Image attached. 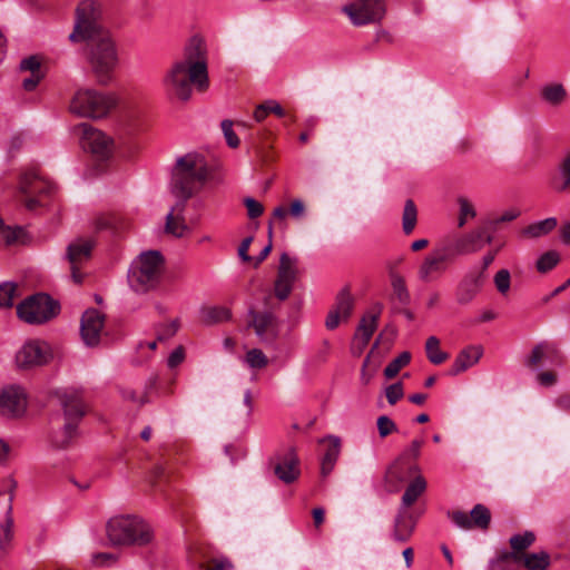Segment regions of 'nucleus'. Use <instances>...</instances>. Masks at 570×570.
Instances as JSON below:
<instances>
[{"label": "nucleus", "instance_id": "1", "mask_svg": "<svg viewBox=\"0 0 570 570\" xmlns=\"http://www.w3.org/2000/svg\"><path fill=\"white\" fill-rule=\"evenodd\" d=\"M209 176L206 159L198 154H187L177 159L173 171V191L181 199L166 216L165 230L175 237H183L187 230L184 212L186 200L198 193Z\"/></svg>", "mask_w": 570, "mask_h": 570}, {"label": "nucleus", "instance_id": "2", "mask_svg": "<svg viewBox=\"0 0 570 570\" xmlns=\"http://www.w3.org/2000/svg\"><path fill=\"white\" fill-rule=\"evenodd\" d=\"M107 535L114 546L145 547L151 543V527L137 515H119L107 523Z\"/></svg>", "mask_w": 570, "mask_h": 570}, {"label": "nucleus", "instance_id": "3", "mask_svg": "<svg viewBox=\"0 0 570 570\" xmlns=\"http://www.w3.org/2000/svg\"><path fill=\"white\" fill-rule=\"evenodd\" d=\"M52 396L58 401L63 413V429L60 436H56L58 448L67 446L77 435L78 425L86 414V404L82 391L76 387L56 390Z\"/></svg>", "mask_w": 570, "mask_h": 570}, {"label": "nucleus", "instance_id": "4", "mask_svg": "<svg viewBox=\"0 0 570 570\" xmlns=\"http://www.w3.org/2000/svg\"><path fill=\"white\" fill-rule=\"evenodd\" d=\"M118 104L112 92H104L94 88H80L70 99L69 110L79 117L105 118Z\"/></svg>", "mask_w": 570, "mask_h": 570}, {"label": "nucleus", "instance_id": "5", "mask_svg": "<svg viewBox=\"0 0 570 570\" xmlns=\"http://www.w3.org/2000/svg\"><path fill=\"white\" fill-rule=\"evenodd\" d=\"M88 48L90 66L100 83H108L118 66V53L110 33L83 41Z\"/></svg>", "mask_w": 570, "mask_h": 570}, {"label": "nucleus", "instance_id": "6", "mask_svg": "<svg viewBox=\"0 0 570 570\" xmlns=\"http://www.w3.org/2000/svg\"><path fill=\"white\" fill-rule=\"evenodd\" d=\"M164 271V258L157 250L142 253L128 274L130 287L137 293L155 288Z\"/></svg>", "mask_w": 570, "mask_h": 570}, {"label": "nucleus", "instance_id": "7", "mask_svg": "<svg viewBox=\"0 0 570 570\" xmlns=\"http://www.w3.org/2000/svg\"><path fill=\"white\" fill-rule=\"evenodd\" d=\"M191 69L185 62H174L163 77V87L165 92L181 101H187L191 97L193 86L199 91H206L209 86V79L203 83V80L194 78Z\"/></svg>", "mask_w": 570, "mask_h": 570}, {"label": "nucleus", "instance_id": "8", "mask_svg": "<svg viewBox=\"0 0 570 570\" xmlns=\"http://www.w3.org/2000/svg\"><path fill=\"white\" fill-rule=\"evenodd\" d=\"M101 6L95 0H83L76 9L75 26L69 35L72 43L95 40V38L108 33L101 23Z\"/></svg>", "mask_w": 570, "mask_h": 570}, {"label": "nucleus", "instance_id": "9", "mask_svg": "<svg viewBox=\"0 0 570 570\" xmlns=\"http://www.w3.org/2000/svg\"><path fill=\"white\" fill-rule=\"evenodd\" d=\"M59 305L47 294H35L17 305L18 317L28 324H42L57 315Z\"/></svg>", "mask_w": 570, "mask_h": 570}, {"label": "nucleus", "instance_id": "10", "mask_svg": "<svg viewBox=\"0 0 570 570\" xmlns=\"http://www.w3.org/2000/svg\"><path fill=\"white\" fill-rule=\"evenodd\" d=\"M354 24L362 26L380 21L385 14L383 0H353L343 8Z\"/></svg>", "mask_w": 570, "mask_h": 570}, {"label": "nucleus", "instance_id": "11", "mask_svg": "<svg viewBox=\"0 0 570 570\" xmlns=\"http://www.w3.org/2000/svg\"><path fill=\"white\" fill-rule=\"evenodd\" d=\"M94 247L95 240L90 237L76 238L67 247L66 258L70 265L72 281L77 284L83 279L80 268L89 262Z\"/></svg>", "mask_w": 570, "mask_h": 570}, {"label": "nucleus", "instance_id": "12", "mask_svg": "<svg viewBox=\"0 0 570 570\" xmlns=\"http://www.w3.org/2000/svg\"><path fill=\"white\" fill-rule=\"evenodd\" d=\"M178 62H185L193 71L194 78L203 80L208 78L207 49L205 41L199 37H193L184 50V56Z\"/></svg>", "mask_w": 570, "mask_h": 570}, {"label": "nucleus", "instance_id": "13", "mask_svg": "<svg viewBox=\"0 0 570 570\" xmlns=\"http://www.w3.org/2000/svg\"><path fill=\"white\" fill-rule=\"evenodd\" d=\"M77 129L80 131V144L85 150L99 158L110 156L114 141L109 136L88 124H81Z\"/></svg>", "mask_w": 570, "mask_h": 570}, {"label": "nucleus", "instance_id": "14", "mask_svg": "<svg viewBox=\"0 0 570 570\" xmlns=\"http://www.w3.org/2000/svg\"><path fill=\"white\" fill-rule=\"evenodd\" d=\"M297 273V258L283 253L279 258L277 277L274 285L275 296L278 299L284 301L289 296Z\"/></svg>", "mask_w": 570, "mask_h": 570}, {"label": "nucleus", "instance_id": "15", "mask_svg": "<svg viewBox=\"0 0 570 570\" xmlns=\"http://www.w3.org/2000/svg\"><path fill=\"white\" fill-rule=\"evenodd\" d=\"M27 410V394L18 385H8L0 391V415L17 419Z\"/></svg>", "mask_w": 570, "mask_h": 570}, {"label": "nucleus", "instance_id": "16", "mask_svg": "<svg viewBox=\"0 0 570 570\" xmlns=\"http://www.w3.org/2000/svg\"><path fill=\"white\" fill-rule=\"evenodd\" d=\"M449 519L459 528L470 530L479 528L485 530L490 525L491 512L483 504H475L470 512V515L463 511L448 512Z\"/></svg>", "mask_w": 570, "mask_h": 570}, {"label": "nucleus", "instance_id": "17", "mask_svg": "<svg viewBox=\"0 0 570 570\" xmlns=\"http://www.w3.org/2000/svg\"><path fill=\"white\" fill-rule=\"evenodd\" d=\"M105 326V315L95 308L87 309L81 317L80 334L87 346H96Z\"/></svg>", "mask_w": 570, "mask_h": 570}, {"label": "nucleus", "instance_id": "18", "mask_svg": "<svg viewBox=\"0 0 570 570\" xmlns=\"http://www.w3.org/2000/svg\"><path fill=\"white\" fill-rule=\"evenodd\" d=\"M450 264L434 248L423 258L417 268V278L422 283H431L439 279Z\"/></svg>", "mask_w": 570, "mask_h": 570}, {"label": "nucleus", "instance_id": "19", "mask_svg": "<svg viewBox=\"0 0 570 570\" xmlns=\"http://www.w3.org/2000/svg\"><path fill=\"white\" fill-rule=\"evenodd\" d=\"M55 184L45 179L36 168L23 171L20 176L19 189L24 195L47 196L55 190Z\"/></svg>", "mask_w": 570, "mask_h": 570}, {"label": "nucleus", "instance_id": "20", "mask_svg": "<svg viewBox=\"0 0 570 570\" xmlns=\"http://www.w3.org/2000/svg\"><path fill=\"white\" fill-rule=\"evenodd\" d=\"M249 326L264 343H272L278 335L276 318L271 313L249 312Z\"/></svg>", "mask_w": 570, "mask_h": 570}, {"label": "nucleus", "instance_id": "21", "mask_svg": "<svg viewBox=\"0 0 570 570\" xmlns=\"http://www.w3.org/2000/svg\"><path fill=\"white\" fill-rule=\"evenodd\" d=\"M48 362L46 346L39 342L26 343L16 355V363L20 368L40 366Z\"/></svg>", "mask_w": 570, "mask_h": 570}, {"label": "nucleus", "instance_id": "22", "mask_svg": "<svg viewBox=\"0 0 570 570\" xmlns=\"http://www.w3.org/2000/svg\"><path fill=\"white\" fill-rule=\"evenodd\" d=\"M380 314L381 308L377 307L362 317L353 338V348H357L358 354L363 352L373 333L376 331Z\"/></svg>", "mask_w": 570, "mask_h": 570}, {"label": "nucleus", "instance_id": "23", "mask_svg": "<svg viewBox=\"0 0 570 570\" xmlns=\"http://www.w3.org/2000/svg\"><path fill=\"white\" fill-rule=\"evenodd\" d=\"M416 521L417 518L410 510L399 509L393 523L392 539L400 543L409 541L415 530Z\"/></svg>", "mask_w": 570, "mask_h": 570}, {"label": "nucleus", "instance_id": "24", "mask_svg": "<svg viewBox=\"0 0 570 570\" xmlns=\"http://www.w3.org/2000/svg\"><path fill=\"white\" fill-rule=\"evenodd\" d=\"M443 258L451 264L458 256L466 255V248L462 234L452 233L442 237L434 246Z\"/></svg>", "mask_w": 570, "mask_h": 570}, {"label": "nucleus", "instance_id": "25", "mask_svg": "<svg viewBox=\"0 0 570 570\" xmlns=\"http://www.w3.org/2000/svg\"><path fill=\"white\" fill-rule=\"evenodd\" d=\"M299 461L295 449L289 448L274 466L275 475L285 483L294 482L299 475Z\"/></svg>", "mask_w": 570, "mask_h": 570}, {"label": "nucleus", "instance_id": "26", "mask_svg": "<svg viewBox=\"0 0 570 570\" xmlns=\"http://www.w3.org/2000/svg\"><path fill=\"white\" fill-rule=\"evenodd\" d=\"M353 309V298L348 292L342 291L337 298L333 309L327 314L325 325L328 330H335L341 321H345L350 317Z\"/></svg>", "mask_w": 570, "mask_h": 570}, {"label": "nucleus", "instance_id": "27", "mask_svg": "<svg viewBox=\"0 0 570 570\" xmlns=\"http://www.w3.org/2000/svg\"><path fill=\"white\" fill-rule=\"evenodd\" d=\"M483 271L468 274L459 284L456 289V301L460 304L470 303L480 292L483 285Z\"/></svg>", "mask_w": 570, "mask_h": 570}, {"label": "nucleus", "instance_id": "28", "mask_svg": "<svg viewBox=\"0 0 570 570\" xmlns=\"http://www.w3.org/2000/svg\"><path fill=\"white\" fill-rule=\"evenodd\" d=\"M423 444H424V441L422 439H415L411 442V444L409 445V448L406 450H404L402 455L393 464H391L390 468L387 469L386 474H385V479L387 482L401 483L404 481V476H403L402 469H401L402 461L404 459L416 460L421 454V449H422Z\"/></svg>", "mask_w": 570, "mask_h": 570}, {"label": "nucleus", "instance_id": "29", "mask_svg": "<svg viewBox=\"0 0 570 570\" xmlns=\"http://www.w3.org/2000/svg\"><path fill=\"white\" fill-rule=\"evenodd\" d=\"M482 354L483 350L478 345H471L463 348L455 357L451 366L450 374L458 375L459 373L466 371L479 362Z\"/></svg>", "mask_w": 570, "mask_h": 570}, {"label": "nucleus", "instance_id": "30", "mask_svg": "<svg viewBox=\"0 0 570 570\" xmlns=\"http://www.w3.org/2000/svg\"><path fill=\"white\" fill-rule=\"evenodd\" d=\"M326 445L325 452L322 458L321 473L327 476L334 469L336 461L341 453V440L337 436L330 435L322 440Z\"/></svg>", "mask_w": 570, "mask_h": 570}, {"label": "nucleus", "instance_id": "31", "mask_svg": "<svg viewBox=\"0 0 570 570\" xmlns=\"http://www.w3.org/2000/svg\"><path fill=\"white\" fill-rule=\"evenodd\" d=\"M426 481L417 474L406 487L399 509L410 510V508L416 502V500L425 492Z\"/></svg>", "mask_w": 570, "mask_h": 570}, {"label": "nucleus", "instance_id": "32", "mask_svg": "<svg viewBox=\"0 0 570 570\" xmlns=\"http://www.w3.org/2000/svg\"><path fill=\"white\" fill-rule=\"evenodd\" d=\"M462 236L468 254L481 250L485 244H491L493 240V236L488 234L487 226L462 234Z\"/></svg>", "mask_w": 570, "mask_h": 570}, {"label": "nucleus", "instance_id": "33", "mask_svg": "<svg viewBox=\"0 0 570 570\" xmlns=\"http://www.w3.org/2000/svg\"><path fill=\"white\" fill-rule=\"evenodd\" d=\"M232 318V312L225 306H206L200 309V322L205 325H215Z\"/></svg>", "mask_w": 570, "mask_h": 570}, {"label": "nucleus", "instance_id": "34", "mask_svg": "<svg viewBox=\"0 0 570 570\" xmlns=\"http://www.w3.org/2000/svg\"><path fill=\"white\" fill-rule=\"evenodd\" d=\"M554 188L559 193L570 191V150L558 164V178L554 181Z\"/></svg>", "mask_w": 570, "mask_h": 570}, {"label": "nucleus", "instance_id": "35", "mask_svg": "<svg viewBox=\"0 0 570 570\" xmlns=\"http://www.w3.org/2000/svg\"><path fill=\"white\" fill-rule=\"evenodd\" d=\"M519 561L528 570H546L550 566V556L546 551L524 553Z\"/></svg>", "mask_w": 570, "mask_h": 570}, {"label": "nucleus", "instance_id": "36", "mask_svg": "<svg viewBox=\"0 0 570 570\" xmlns=\"http://www.w3.org/2000/svg\"><path fill=\"white\" fill-rule=\"evenodd\" d=\"M390 278L393 298L403 306L407 305L411 301V296L407 291L404 277L396 272H391Z\"/></svg>", "mask_w": 570, "mask_h": 570}, {"label": "nucleus", "instance_id": "37", "mask_svg": "<svg viewBox=\"0 0 570 570\" xmlns=\"http://www.w3.org/2000/svg\"><path fill=\"white\" fill-rule=\"evenodd\" d=\"M557 224L558 223L554 217H549L529 225L523 229L522 233L524 236L538 238L552 232L557 227Z\"/></svg>", "mask_w": 570, "mask_h": 570}, {"label": "nucleus", "instance_id": "38", "mask_svg": "<svg viewBox=\"0 0 570 570\" xmlns=\"http://www.w3.org/2000/svg\"><path fill=\"white\" fill-rule=\"evenodd\" d=\"M535 535L531 531H525L522 534L512 535L509 540L512 551L509 553H515L518 557L523 556L525 550L533 544Z\"/></svg>", "mask_w": 570, "mask_h": 570}, {"label": "nucleus", "instance_id": "39", "mask_svg": "<svg viewBox=\"0 0 570 570\" xmlns=\"http://www.w3.org/2000/svg\"><path fill=\"white\" fill-rule=\"evenodd\" d=\"M519 564V557L515 553L504 551L490 561V570H518Z\"/></svg>", "mask_w": 570, "mask_h": 570}, {"label": "nucleus", "instance_id": "40", "mask_svg": "<svg viewBox=\"0 0 570 570\" xmlns=\"http://www.w3.org/2000/svg\"><path fill=\"white\" fill-rule=\"evenodd\" d=\"M425 352L429 361L435 365L442 364L449 357L448 353L441 351L440 340L436 336H430L426 340Z\"/></svg>", "mask_w": 570, "mask_h": 570}, {"label": "nucleus", "instance_id": "41", "mask_svg": "<svg viewBox=\"0 0 570 570\" xmlns=\"http://www.w3.org/2000/svg\"><path fill=\"white\" fill-rule=\"evenodd\" d=\"M417 222V209L412 199H407L402 215V228L405 235L412 234Z\"/></svg>", "mask_w": 570, "mask_h": 570}, {"label": "nucleus", "instance_id": "42", "mask_svg": "<svg viewBox=\"0 0 570 570\" xmlns=\"http://www.w3.org/2000/svg\"><path fill=\"white\" fill-rule=\"evenodd\" d=\"M11 510L12 508L10 505L7 511L6 520L0 528V550L4 553L10 549L13 539V519L11 517Z\"/></svg>", "mask_w": 570, "mask_h": 570}, {"label": "nucleus", "instance_id": "43", "mask_svg": "<svg viewBox=\"0 0 570 570\" xmlns=\"http://www.w3.org/2000/svg\"><path fill=\"white\" fill-rule=\"evenodd\" d=\"M541 96L547 102L558 106L564 101L567 91L561 83H553L544 86L541 90Z\"/></svg>", "mask_w": 570, "mask_h": 570}, {"label": "nucleus", "instance_id": "44", "mask_svg": "<svg viewBox=\"0 0 570 570\" xmlns=\"http://www.w3.org/2000/svg\"><path fill=\"white\" fill-rule=\"evenodd\" d=\"M459 205V217H458V227L462 228L465 226L469 219H473L476 216V210L473 204L463 196L458 198Z\"/></svg>", "mask_w": 570, "mask_h": 570}, {"label": "nucleus", "instance_id": "45", "mask_svg": "<svg viewBox=\"0 0 570 570\" xmlns=\"http://www.w3.org/2000/svg\"><path fill=\"white\" fill-rule=\"evenodd\" d=\"M18 286L13 282H3L0 284V309L11 308L17 297Z\"/></svg>", "mask_w": 570, "mask_h": 570}, {"label": "nucleus", "instance_id": "46", "mask_svg": "<svg viewBox=\"0 0 570 570\" xmlns=\"http://www.w3.org/2000/svg\"><path fill=\"white\" fill-rule=\"evenodd\" d=\"M411 361V354L409 352L401 353L397 357L392 360L384 368V375L391 380L395 377L402 367L406 366Z\"/></svg>", "mask_w": 570, "mask_h": 570}, {"label": "nucleus", "instance_id": "47", "mask_svg": "<svg viewBox=\"0 0 570 570\" xmlns=\"http://www.w3.org/2000/svg\"><path fill=\"white\" fill-rule=\"evenodd\" d=\"M245 362L250 368L261 370L267 366L268 358L259 348H252L245 355Z\"/></svg>", "mask_w": 570, "mask_h": 570}, {"label": "nucleus", "instance_id": "48", "mask_svg": "<svg viewBox=\"0 0 570 570\" xmlns=\"http://www.w3.org/2000/svg\"><path fill=\"white\" fill-rule=\"evenodd\" d=\"M288 214V209L283 205L274 208L267 226L268 238H272L273 236L274 224H278L282 228H286V217Z\"/></svg>", "mask_w": 570, "mask_h": 570}, {"label": "nucleus", "instance_id": "49", "mask_svg": "<svg viewBox=\"0 0 570 570\" xmlns=\"http://www.w3.org/2000/svg\"><path fill=\"white\" fill-rule=\"evenodd\" d=\"M95 227L97 230H102L107 228L119 230L122 228L120 224V218L114 214L98 216L95 220Z\"/></svg>", "mask_w": 570, "mask_h": 570}, {"label": "nucleus", "instance_id": "50", "mask_svg": "<svg viewBox=\"0 0 570 570\" xmlns=\"http://www.w3.org/2000/svg\"><path fill=\"white\" fill-rule=\"evenodd\" d=\"M560 256L557 252L550 250L540 256L537 262V269L540 273L551 271L559 263Z\"/></svg>", "mask_w": 570, "mask_h": 570}, {"label": "nucleus", "instance_id": "51", "mask_svg": "<svg viewBox=\"0 0 570 570\" xmlns=\"http://www.w3.org/2000/svg\"><path fill=\"white\" fill-rule=\"evenodd\" d=\"M24 230L21 227L4 226L1 232V237L6 245H14L22 240Z\"/></svg>", "mask_w": 570, "mask_h": 570}, {"label": "nucleus", "instance_id": "52", "mask_svg": "<svg viewBox=\"0 0 570 570\" xmlns=\"http://www.w3.org/2000/svg\"><path fill=\"white\" fill-rule=\"evenodd\" d=\"M179 328V321L174 320L169 323L160 324L157 327V341L163 342L171 338Z\"/></svg>", "mask_w": 570, "mask_h": 570}, {"label": "nucleus", "instance_id": "53", "mask_svg": "<svg viewBox=\"0 0 570 570\" xmlns=\"http://www.w3.org/2000/svg\"><path fill=\"white\" fill-rule=\"evenodd\" d=\"M548 351V344L547 343H539L537 344L532 351L530 356L528 357L525 364L529 367H537L541 361L544 358L546 353Z\"/></svg>", "mask_w": 570, "mask_h": 570}, {"label": "nucleus", "instance_id": "54", "mask_svg": "<svg viewBox=\"0 0 570 570\" xmlns=\"http://www.w3.org/2000/svg\"><path fill=\"white\" fill-rule=\"evenodd\" d=\"M234 122L229 119H225L222 121L220 127L226 139L227 145L230 148H237L239 146V138L233 129Z\"/></svg>", "mask_w": 570, "mask_h": 570}, {"label": "nucleus", "instance_id": "55", "mask_svg": "<svg viewBox=\"0 0 570 570\" xmlns=\"http://www.w3.org/2000/svg\"><path fill=\"white\" fill-rule=\"evenodd\" d=\"M519 215H520V210L512 208V209L504 212L502 215H500L498 217H493V218L489 219L487 222V225L490 228L495 229L499 224L512 222L515 218H518Z\"/></svg>", "mask_w": 570, "mask_h": 570}, {"label": "nucleus", "instance_id": "56", "mask_svg": "<svg viewBox=\"0 0 570 570\" xmlns=\"http://www.w3.org/2000/svg\"><path fill=\"white\" fill-rule=\"evenodd\" d=\"M376 424L381 438H386L397 431L396 424L386 415L379 416Z\"/></svg>", "mask_w": 570, "mask_h": 570}, {"label": "nucleus", "instance_id": "57", "mask_svg": "<svg viewBox=\"0 0 570 570\" xmlns=\"http://www.w3.org/2000/svg\"><path fill=\"white\" fill-rule=\"evenodd\" d=\"M511 276L508 269H500L494 276V284L501 294L508 293L510 289Z\"/></svg>", "mask_w": 570, "mask_h": 570}, {"label": "nucleus", "instance_id": "58", "mask_svg": "<svg viewBox=\"0 0 570 570\" xmlns=\"http://www.w3.org/2000/svg\"><path fill=\"white\" fill-rule=\"evenodd\" d=\"M404 395L403 384L401 382L389 385L385 389V396L391 405H394Z\"/></svg>", "mask_w": 570, "mask_h": 570}, {"label": "nucleus", "instance_id": "59", "mask_svg": "<svg viewBox=\"0 0 570 570\" xmlns=\"http://www.w3.org/2000/svg\"><path fill=\"white\" fill-rule=\"evenodd\" d=\"M244 205L247 208V215L250 219H255L264 213V206L252 197H246L244 199Z\"/></svg>", "mask_w": 570, "mask_h": 570}, {"label": "nucleus", "instance_id": "60", "mask_svg": "<svg viewBox=\"0 0 570 570\" xmlns=\"http://www.w3.org/2000/svg\"><path fill=\"white\" fill-rule=\"evenodd\" d=\"M21 71H30L31 73H41L40 61L37 57L31 56L20 62Z\"/></svg>", "mask_w": 570, "mask_h": 570}, {"label": "nucleus", "instance_id": "61", "mask_svg": "<svg viewBox=\"0 0 570 570\" xmlns=\"http://www.w3.org/2000/svg\"><path fill=\"white\" fill-rule=\"evenodd\" d=\"M117 561V557L108 552H98L92 554V563L95 566H109Z\"/></svg>", "mask_w": 570, "mask_h": 570}, {"label": "nucleus", "instance_id": "62", "mask_svg": "<svg viewBox=\"0 0 570 570\" xmlns=\"http://www.w3.org/2000/svg\"><path fill=\"white\" fill-rule=\"evenodd\" d=\"M305 212H306L305 204L302 199H294L291 203L288 213L293 218L299 219V218L304 217Z\"/></svg>", "mask_w": 570, "mask_h": 570}, {"label": "nucleus", "instance_id": "63", "mask_svg": "<svg viewBox=\"0 0 570 570\" xmlns=\"http://www.w3.org/2000/svg\"><path fill=\"white\" fill-rule=\"evenodd\" d=\"M185 358V352L181 346L176 347L167 360V365L170 368L178 366Z\"/></svg>", "mask_w": 570, "mask_h": 570}, {"label": "nucleus", "instance_id": "64", "mask_svg": "<svg viewBox=\"0 0 570 570\" xmlns=\"http://www.w3.org/2000/svg\"><path fill=\"white\" fill-rule=\"evenodd\" d=\"M233 569V563L229 559L223 557L218 559H212L209 561V566L206 570H230Z\"/></svg>", "mask_w": 570, "mask_h": 570}]
</instances>
